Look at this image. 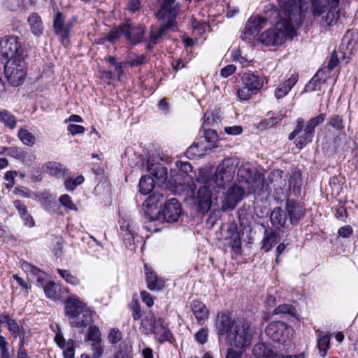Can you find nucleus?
Segmentation results:
<instances>
[{
  "label": "nucleus",
  "instance_id": "a211bd4d",
  "mask_svg": "<svg viewBox=\"0 0 358 358\" xmlns=\"http://www.w3.org/2000/svg\"><path fill=\"white\" fill-rule=\"evenodd\" d=\"M174 27L171 21L170 22L164 23L160 27L152 26L150 31L148 48L152 49L153 46L159 43V40L166 35V31L169 29H172Z\"/></svg>",
  "mask_w": 358,
  "mask_h": 358
},
{
  "label": "nucleus",
  "instance_id": "58836bf2",
  "mask_svg": "<svg viewBox=\"0 0 358 358\" xmlns=\"http://www.w3.org/2000/svg\"><path fill=\"white\" fill-rule=\"evenodd\" d=\"M191 24L194 31L199 35H202L210 29V26L207 23L199 22L194 17L191 20Z\"/></svg>",
  "mask_w": 358,
  "mask_h": 358
},
{
  "label": "nucleus",
  "instance_id": "a19ab883",
  "mask_svg": "<svg viewBox=\"0 0 358 358\" xmlns=\"http://www.w3.org/2000/svg\"><path fill=\"white\" fill-rule=\"evenodd\" d=\"M145 216L147 217L148 221L144 225V228L148 231L157 232V231H159L160 229L158 227V224H161V223L164 222L162 219H157V220L152 219L150 217V216H149L148 215H145Z\"/></svg>",
  "mask_w": 358,
  "mask_h": 358
},
{
  "label": "nucleus",
  "instance_id": "6e6552de",
  "mask_svg": "<svg viewBox=\"0 0 358 358\" xmlns=\"http://www.w3.org/2000/svg\"><path fill=\"white\" fill-rule=\"evenodd\" d=\"M293 332L291 327L280 321L268 324L265 329V333L269 338L282 345L290 342Z\"/></svg>",
  "mask_w": 358,
  "mask_h": 358
},
{
  "label": "nucleus",
  "instance_id": "0eeeda50",
  "mask_svg": "<svg viewBox=\"0 0 358 358\" xmlns=\"http://www.w3.org/2000/svg\"><path fill=\"white\" fill-rule=\"evenodd\" d=\"M24 69V57L6 62L4 73L11 85L17 87L22 83L26 76Z\"/></svg>",
  "mask_w": 358,
  "mask_h": 358
},
{
  "label": "nucleus",
  "instance_id": "7ed1b4c3",
  "mask_svg": "<svg viewBox=\"0 0 358 358\" xmlns=\"http://www.w3.org/2000/svg\"><path fill=\"white\" fill-rule=\"evenodd\" d=\"M163 201L162 194H152L143 204L144 214L148 215L152 219H162L163 221L173 222L178 221L181 214L180 203L176 199H171L164 206L163 211L161 212L158 203Z\"/></svg>",
  "mask_w": 358,
  "mask_h": 358
},
{
  "label": "nucleus",
  "instance_id": "09e8293b",
  "mask_svg": "<svg viewBox=\"0 0 358 358\" xmlns=\"http://www.w3.org/2000/svg\"><path fill=\"white\" fill-rule=\"evenodd\" d=\"M108 338L111 344H117L122 338V332L117 328H113L108 333Z\"/></svg>",
  "mask_w": 358,
  "mask_h": 358
},
{
  "label": "nucleus",
  "instance_id": "7c9ffc66",
  "mask_svg": "<svg viewBox=\"0 0 358 358\" xmlns=\"http://www.w3.org/2000/svg\"><path fill=\"white\" fill-rule=\"evenodd\" d=\"M0 323L6 324L9 331L14 337L19 335V326L15 320L10 318L9 315L1 314L0 315Z\"/></svg>",
  "mask_w": 358,
  "mask_h": 358
},
{
  "label": "nucleus",
  "instance_id": "f3484780",
  "mask_svg": "<svg viewBox=\"0 0 358 358\" xmlns=\"http://www.w3.org/2000/svg\"><path fill=\"white\" fill-rule=\"evenodd\" d=\"M85 341L92 342V350L93 351L92 357L99 358L103 352L101 348V333L99 329L95 326H90L88 329Z\"/></svg>",
  "mask_w": 358,
  "mask_h": 358
},
{
  "label": "nucleus",
  "instance_id": "8fccbe9b",
  "mask_svg": "<svg viewBox=\"0 0 358 358\" xmlns=\"http://www.w3.org/2000/svg\"><path fill=\"white\" fill-rule=\"evenodd\" d=\"M283 118L282 115H279L276 117H271L266 120H264L260 123V127L264 129L272 127L280 122Z\"/></svg>",
  "mask_w": 358,
  "mask_h": 358
},
{
  "label": "nucleus",
  "instance_id": "6ab92c4d",
  "mask_svg": "<svg viewBox=\"0 0 358 358\" xmlns=\"http://www.w3.org/2000/svg\"><path fill=\"white\" fill-rule=\"evenodd\" d=\"M152 334H155V338L160 343L171 341L172 338V334L164 320L162 317L157 319Z\"/></svg>",
  "mask_w": 358,
  "mask_h": 358
},
{
  "label": "nucleus",
  "instance_id": "2eb2a0df",
  "mask_svg": "<svg viewBox=\"0 0 358 358\" xmlns=\"http://www.w3.org/2000/svg\"><path fill=\"white\" fill-rule=\"evenodd\" d=\"M124 36L129 43L137 44L141 42L144 34L145 27L142 25L135 26L130 21H127L123 24Z\"/></svg>",
  "mask_w": 358,
  "mask_h": 358
},
{
  "label": "nucleus",
  "instance_id": "6e6d98bb",
  "mask_svg": "<svg viewBox=\"0 0 358 358\" xmlns=\"http://www.w3.org/2000/svg\"><path fill=\"white\" fill-rule=\"evenodd\" d=\"M204 137L207 142L215 143L217 141L218 136L214 129H204Z\"/></svg>",
  "mask_w": 358,
  "mask_h": 358
},
{
  "label": "nucleus",
  "instance_id": "c756f323",
  "mask_svg": "<svg viewBox=\"0 0 358 358\" xmlns=\"http://www.w3.org/2000/svg\"><path fill=\"white\" fill-rule=\"evenodd\" d=\"M0 122L9 129L13 130L17 125V119L10 111L3 109L0 110Z\"/></svg>",
  "mask_w": 358,
  "mask_h": 358
},
{
  "label": "nucleus",
  "instance_id": "39448f33",
  "mask_svg": "<svg viewBox=\"0 0 358 358\" xmlns=\"http://www.w3.org/2000/svg\"><path fill=\"white\" fill-rule=\"evenodd\" d=\"M66 313L73 327H86L92 322V311L78 297L71 296L68 299Z\"/></svg>",
  "mask_w": 358,
  "mask_h": 358
},
{
  "label": "nucleus",
  "instance_id": "f03ea898",
  "mask_svg": "<svg viewBox=\"0 0 358 358\" xmlns=\"http://www.w3.org/2000/svg\"><path fill=\"white\" fill-rule=\"evenodd\" d=\"M217 335L225 336L231 347L242 349L251 344L254 331L244 320H233L227 313H218L215 322Z\"/></svg>",
  "mask_w": 358,
  "mask_h": 358
},
{
  "label": "nucleus",
  "instance_id": "ea45409f",
  "mask_svg": "<svg viewBox=\"0 0 358 358\" xmlns=\"http://www.w3.org/2000/svg\"><path fill=\"white\" fill-rule=\"evenodd\" d=\"M257 93L252 89L243 85V87L238 90L237 95L241 101H245L250 100Z\"/></svg>",
  "mask_w": 358,
  "mask_h": 358
},
{
  "label": "nucleus",
  "instance_id": "423d86ee",
  "mask_svg": "<svg viewBox=\"0 0 358 358\" xmlns=\"http://www.w3.org/2000/svg\"><path fill=\"white\" fill-rule=\"evenodd\" d=\"M334 0H311L313 15L315 20L320 17L322 26L331 27L335 24L339 17L338 8L340 0L336 6Z\"/></svg>",
  "mask_w": 358,
  "mask_h": 358
},
{
  "label": "nucleus",
  "instance_id": "e433bc0d",
  "mask_svg": "<svg viewBox=\"0 0 358 358\" xmlns=\"http://www.w3.org/2000/svg\"><path fill=\"white\" fill-rule=\"evenodd\" d=\"M330 336L327 334L320 335L317 338V348L320 355L324 357L329 348Z\"/></svg>",
  "mask_w": 358,
  "mask_h": 358
},
{
  "label": "nucleus",
  "instance_id": "bb28decb",
  "mask_svg": "<svg viewBox=\"0 0 358 358\" xmlns=\"http://www.w3.org/2000/svg\"><path fill=\"white\" fill-rule=\"evenodd\" d=\"M43 171L51 176L59 178L64 176L66 169H64L61 164L56 162H48L43 164Z\"/></svg>",
  "mask_w": 358,
  "mask_h": 358
},
{
  "label": "nucleus",
  "instance_id": "473e14b6",
  "mask_svg": "<svg viewBox=\"0 0 358 358\" xmlns=\"http://www.w3.org/2000/svg\"><path fill=\"white\" fill-rule=\"evenodd\" d=\"M154 178L150 176H142L139 181V191L142 194H149L154 187Z\"/></svg>",
  "mask_w": 358,
  "mask_h": 358
},
{
  "label": "nucleus",
  "instance_id": "c03bdc74",
  "mask_svg": "<svg viewBox=\"0 0 358 358\" xmlns=\"http://www.w3.org/2000/svg\"><path fill=\"white\" fill-rule=\"evenodd\" d=\"M304 127V120L301 117H299L296 120V125L295 129L289 134V140H296L299 135L303 133V128Z\"/></svg>",
  "mask_w": 358,
  "mask_h": 358
},
{
  "label": "nucleus",
  "instance_id": "f8f14e48",
  "mask_svg": "<svg viewBox=\"0 0 358 358\" xmlns=\"http://www.w3.org/2000/svg\"><path fill=\"white\" fill-rule=\"evenodd\" d=\"M160 9L155 15L159 20L171 21L173 26H176V18L180 13V4L176 0H159Z\"/></svg>",
  "mask_w": 358,
  "mask_h": 358
},
{
  "label": "nucleus",
  "instance_id": "72a5a7b5",
  "mask_svg": "<svg viewBox=\"0 0 358 358\" xmlns=\"http://www.w3.org/2000/svg\"><path fill=\"white\" fill-rule=\"evenodd\" d=\"M17 137L24 145L29 147L33 146L36 142L35 136L25 129H20L18 130Z\"/></svg>",
  "mask_w": 358,
  "mask_h": 358
},
{
  "label": "nucleus",
  "instance_id": "13d9d810",
  "mask_svg": "<svg viewBox=\"0 0 358 358\" xmlns=\"http://www.w3.org/2000/svg\"><path fill=\"white\" fill-rule=\"evenodd\" d=\"M23 269H24L27 272H30L33 275L38 276V281H41L42 280L40 275L41 271L35 266H33L28 263H25L23 265Z\"/></svg>",
  "mask_w": 358,
  "mask_h": 358
},
{
  "label": "nucleus",
  "instance_id": "603ef678",
  "mask_svg": "<svg viewBox=\"0 0 358 358\" xmlns=\"http://www.w3.org/2000/svg\"><path fill=\"white\" fill-rule=\"evenodd\" d=\"M195 340L199 344H204L208 341V331L206 328H202L194 335Z\"/></svg>",
  "mask_w": 358,
  "mask_h": 358
},
{
  "label": "nucleus",
  "instance_id": "4be33fe9",
  "mask_svg": "<svg viewBox=\"0 0 358 358\" xmlns=\"http://www.w3.org/2000/svg\"><path fill=\"white\" fill-rule=\"evenodd\" d=\"M243 85L258 92L263 87V79L252 73H245L241 77Z\"/></svg>",
  "mask_w": 358,
  "mask_h": 358
},
{
  "label": "nucleus",
  "instance_id": "4468645a",
  "mask_svg": "<svg viewBox=\"0 0 358 358\" xmlns=\"http://www.w3.org/2000/svg\"><path fill=\"white\" fill-rule=\"evenodd\" d=\"M267 19L259 16H251L245 23L242 38L246 42H252L267 24Z\"/></svg>",
  "mask_w": 358,
  "mask_h": 358
},
{
  "label": "nucleus",
  "instance_id": "69168bd1",
  "mask_svg": "<svg viewBox=\"0 0 358 358\" xmlns=\"http://www.w3.org/2000/svg\"><path fill=\"white\" fill-rule=\"evenodd\" d=\"M224 131L229 135H238L243 131V128L241 126L234 125L232 127H226Z\"/></svg>",
  "mask_w": 358,
  "mask_h": 358
},
{
  "label": "nucleus",
  "instance_id": "49530a36",
  "mask_svg": "<svg viewBox=\"0 0 358 358\" xmlns=\"http://www.w3.org/2000/svg\"><path fill=\"white\" fill-rule=\"evenodd\" d=\"M44 292L48 298L56 299L57 297V285L53 282H50L44 287Z\"/></svg>",
  "mask_w": 358,
  "mask_h": 358
},
{
  "label": "nucleus",
  "instance_id": "de8ad7c7",
  "mask_svg": "<svg viewBox=\"0 0 358 358\" xmlns=\"http://www.w3.org/2000/svg\"><path fill=\"white\" fill-rule=\"evenodd\" d=\"M124 35L123 24L118 28L111 29L106 38L110 43H115L122 35Z\"/></svg>",
  "mask_w": 358,
  "mask_h": 358
},
{
  "label": "nucleus",
  "instance_id": "412c9836",
  "mask_svg": "<svg viewBox=\"0 0 358 358\" xmlns=\"http://www.w3.org/2000/svg\"><path fill=\"white\" fill-rule=\"evenodd\" d=\"M191 310L199 324H203L209 317V310L201 301L195 300L191 303Z\"/></svg>",
  "mask_w": 358,
  "mask_h": 358
},
{
  "label": "nucleus",
  "instance_id": "20e7f679",
  "mask_svg": "<svg viewBox=\"0 0 358 358\" xmlns=\"http://www.w3.org/2000/svg\"><path fill=\"white\" fill-rule=\"evenodd\" d=\"M299 27L282 20L276 23L275 27L262 32L259 36V41L266 45H282L287 37L292 38Z\"/></svg>",
  "mask_w": 358,
  "mask_h": 358
},
{
  "label": "nucleus",
  "instance_id": "5701e85b",
  "mask_svg": "<svg viewBox=\"0 0 358 358\" xmlns=\"http://www.w3.org/2000/svg\"><path fill=\"white\" fill-rule=\"evenodd\" d=\"M150 176L154 178V181L162 184L165 182L167 178V170L160 164H150L148 166Z\"/></svg>",
  "mask_w": 358,
  "mask_h": 358
},
{
  "label": "nucleus",
  "instance_id": "2f4dec72",
  "mask_svg": "<svg viewBox=\"0 0 358 358\" xmlns=\"http://www.w3.org/2000/svg\"><path fill=\"white\" fill-rule=\"evenodd\" d=\"M156 320L154 315L152 313H149L142 320L141 324V329L142 331L145 334H149L152 333Z\"/></svg>",
  "mask_w": 358,
  "mask_h": 358
},
{
  "label": "nucleus",
  "instance_id": "aec40b11",
  "mask_svg": "<svg viewBox=\"0 0 358 358\" xmlns=\"http://www.w3.org/2000/svg\"><path fill=\"white\" fill-rule=\"evenodd\" d=\"M53 27L57 35L62 38H66L71 26L69 23L65 22V15L62 12L58 11L54 17Z\"/></svg>",
  "mask_w": 358,
  "mask_h": 358
},
{
  "label": "nucleus",
  "instance_id": "680f3d73",
  "mask_svg": "<svg viewBox=\"0 0 358 358\" xmlns=\"http://www.w3.org/2000/svg\"><path fill=\"white\" fill-rule=\"evenodd\" d=\"M13 205L17 210L20 217H22V215H25V214L29 213L26 205L22 201L20 200H15L13 202Z\"/></svg>",
  "mask_w": 358,
  "mask_h": 358
},
{
  "label": "nucleus",
  "instance_id": "c85d7f7f",
  "mask_svg": "<svg viewBox=\"0 0 358 358\" xmlns=\"http://www.w3.org/2000/svg\"><path fill=\"white\" fill-rule=\"evenodd\" d=\"M249 193L260 194L264 187V178L259 173H255L250 180V183H246Z\"/></svg>",
  "mask_w": 358,
  "mask_h": 358
},
{
  "label": "nucleus",
  "instance_id": "3c124183",
  "mask_svg": "<svg viewBox=\"0 0 358 358\" xmlns=\"http://www.w3.org/2000/svg\"><path fill=\"white\" fill-rule=\"evenodd\" d=\"M59 201L64 207L69 210H77V207L73 204L71 197L68 194H62L59 197Z\"/></svg>",
  "mask_w": 358,
  "mask_h": 358
},
{
  "label": "nucleus",
  "instance_id": "37998d69",
  "mask_svg": "<svg viewBox=\"0 0 358 358\" xmlns=\"http://www.w3.org/2000/svg\"><path fill=\"white\" fill-rule=\"evenodd\" d=\"M329 124L337 131H341L344 129L343 117L338 115H333L330 116L329 119Z\"/></svg>",
  "mask_w": 358,
  "mask_h": 358
},
{
  "label": "nucleus",
  "instance_id": "f704fd0d",
  "mask_svg": "<svg viewBox=\"0 0 358 358\" xmlns=\"http://www.w3.org/2000/svg\"><path fill=\"white\" fill-rule=\"evenodd\" d=\"M255 358H268L272 355V351L267 348L265 343H259L253 347Z\"/></svg>",
  "mask_w": 358,
  "mask_h": 358
},
{
  "label": "nucleus",
  "instance_id": "bf43d9fd",
  "mask_svg": "<svg viewBox=\"0 0 358 358\" xmlns=\"http://www.w3.org/2000/svg\"><path fill=\"white\" fill-rule=\"evenodd\" d=\"M288 90L282 85V83H280L275 90L274 95L275 98L278 99H281L284 96H285L288 92Z\"/></svg>",
  "mask_w": 358,
  "mask_h": 358
},
{
  "label": "nucleus",
  "instance_id": "a18cd8bd",
  "mask_svg": "<svg viewBox=\"0 0 358 358\" xmlns=\"http://www.w3.org/2000/svg\"><path fill=\"white\" fill-rule=\"evenodd\" d=\"M218 124L217 114L215 115L214 112L206 113L203 116V128L208 126H214Z\"/></svg>",
  "mask_w": 358,
  "mask_h": 358
},
{
  "label": "nucleus",
  "instance_id": "864d4df0",
  "mask_svg": "<svg viewBox=\"0 0 358 358\" xmlns=\"http://www.w3.org/2000/svg\"><path fill=\"white\" fill-rule=\"evenodd\" d=\"M299 75L298 73H294L291 75V76L287 79L282 85L290 91L291 89L295 85V84L298 82Z\"/></svg>",
  "mask_w": 358,
  "mask_h": 358
},
{
  "label": "nucleus",
  "instance_id": "ddd939ff",
  "mask_svg": "<svg viewBox=\"0 0 358 358\" xmlns=\"http://www.w3.org/2000/svg\"><path fill=\"white\" fill-rule=\"evenodd\" d=\"M244 196L245 189L243 187L237 184L232 185L223 193L221 209L223 211L234 209L243 199Z\"/></svg>",
  "mask_w": 358,
  "mask_h": 358
},
{
  "label": "nucleus",
  "instance_id": "cd10ccee",
  "mask_svg": "<svg viewBox=\"0 0 358 358\" xmlns=\"http://www.w3.org/2000/svg\"><path fill=\"white\" fill-rule=\"evenodd\" d=\"M255 170L249 164H244L238 168L237 178L239 182L250 183L251 178L255 174Z\"/></svg>",
  "mask_w": 358,
  "mask_h": 358
},
{
  "label": "nucleus",
  "instance_id": "b1692460",
  "mask_svg": "<svg viewBox=\"0 0 358 358\" xmlns=\"http://www.w3.org/2000/svg\"><path fill=\"white\" fill-rule=\"evenodd\" d=\"M146 283L148 288L150 290L159 291L164 286V282L162 279L158 278L157 275L150 270L147 265H145Z\"/></svg>",
  "mask_w": 358,
  "mask_h": 358
},
{
  "label": "nucleus",
  "instance_id": "f257e3e1",
  "mask_svg": "<svg viewBox=\"0 0 358 358\" xmlns=\"http://www.w3.org/2000/svg\"><path fill=\"white\" fill-rule=\"evenodd\" d=\"M238 164L236 158H226L215 173L205 180L204 185L197 192V202L201 213L210 210L213 199L217 200L220 192L233 180Z\"/></svg>",
  "mask_w": 358,
  "mask_h": 358
},
{
  "label": "nucleus",
  "instance_id": "052dcab7",
  "mask_svg": "<svg viewBox=\"0 0 358 358\" xmlns=\"http://www.w3.org/2000/svg\"><path fill=\"white\" fill-rule=\"evenodd\" d=\"M85 131V129L80 125L70 124L68 126V131L72 135L81 134H83Z\"/></svg>",
  "mask_w": 358,
  "mask_h": 358
},
{
  "label": "nucleus",
  "instance_id": "79ce46f5",
  "mask_svg": "<svg viewBox=\"0 0 358 358\" xmlns=\"http://www.w3.org/2000/svg\"><path fill=\"white\" fill-rule=\"evenodd\" d=\"M84 182V177L82 175L76 178H69L65 180L64 185L67 191H73L78 185Z\"/></svg>",
  "mask_w": 358,
  "mask_h": 358
},
{
  "label": "nucleus",
  "instance_id": "4d7b16f0",
  "mask_svg": "<svg viewBox=\"0 0 358 358\" xmlns=\"http://www.w3.org/2000/svg\"><path fill=\"white\" fill-rule=\"evenodd\" d=\"M148 62V58L145 55H141L136 56L134 59L129 62L131 66H138L145 64Z\"/></svg>",
  "mask_w": 358,
  "mask_h": 358
},
{
  "label": "nucleus",
  "instance_id": "dca6fc26",
  "mask_svg": "<svg viewBox=\"0 0 358 358\" xmlns=\"http://www.w3.org/2000/svg\"><path fill=\"white\" fill-rule=\"evenodd\" d=\"M285 209L289 215V222L292 225H296L304 217L306 213L305 208L303 206L290 199L286 201Z\"/></svg>",
  "mask_w": 358,
  "mask_h": 358
},
{
  "label": "nucleus",
  "instance_id": "338daca9",
  "mask_svg": "<svg viewBox=\"0 0 358 358\" xmlns=\"http://www.w3.org/2000/svg\"><path fill=\"white\" fill-rule=\"evenodd\" d=\"M352 228L349 225L341 227L338 231V235L343 238H348L352 234Z\"/></svg>",
  "mask_w": 358,
  "mask_h": 358
},
{
  "label": "nucleus",
  "instance_id": "4c0bfd02",
  "mask_svg": "<svg viewBox=\"0 0 358 358\" xmlns=\"http://www.w3.org/2000/svg\"><path fill=\"white\" fill-rule=\"evenodd\" d=\"M59 275L69 284L72 285H78L80 283L79 279L69 270L57 269Z\"/></svg>",
  "mask_w": 358,
  "mask_h": 358
},
{
  "label": "nucleus",
  "instance_id": "0e129e2a",
  "mask_svg": "<svg viewBox=\"0 0 358 358\" xmlns=\"http://www.w3.org/2000/svg\"><path fill=\"white\" fill-rule=\"evenodd\" d=\"M140 6V0H129L127 3V9L131 13H134L136 11L138 10Z\"/></svg>",
  "mask_w": 358,
  "mask_h": 358
},
{
  "label": "nucleus",
  "instance_id": "5fc2aeb1",
  "mask_svg": "<svg viewBox=\"0 0 358 358\" xmlns=\"http://www.w3.org/2000/svg\"><path fill=\"white\" fill-rule=\"evenodd\" d=\"M7 155L11 157L20 159L23 157L24 153L20 148L9 147L8 148Z\"/></svg>",
  "mask_w": 358,
  "mask_h": 358
},
{
  "label": "nucleus",
  "instance_id": "774afa93",
  "mask_svg": "<svg viewBox=\"0 0 358 358\" xmlns=\"http://www.w3.org/2000/svg\"><path fill=\"white\" fill-rule=\"evenodd\" d=\"M236 66L233 64H229L224 68H222L220 71V75L224 78H227L234 73L236 71Z\"/></svg>",
  "mask_w": 358,
  "mask_h": 358
},
{
  "label": "nucleus",
  "instance_id": "9d476101",
  "mask_svg": "<svg viewBox=\"0 0 358 358\" xmlns=\"http://www.w3.org/2000/svg\"><path fill=\"white\" fill-rule=\"evenodd\" d=\"M24 57L19 39L15 36L0 38V60L17 59Z\"/></svg>",
  "mask_w": 358,
  "mask_h": 358
},
{
  "label": "nucleus",
  "instance_id": "e2e57ef3",
  "mask_svg": "<svg viewBox=\"0 0 358 358\" xmlns=\"http://www.w3.org/2000/svg\"><path fill=\"white\" fill-rule=\"evenodd\" d=\"M320 84L319 79L316 78L315 76L313 77L308 84L305 86L306 92H314L317 90V87Z\"/></svg>",
  "mask_w": 358,
  "mask_h": 358
},
{
  "label": "nucleus",
  "instance_id": "1a4fd4ad",
  "mask_svg": "<svg viewBox=\"0 0 358 358\" xmlns=\"http://www.w3.org/2000/svg\"><path fill=\"white\" fill-rule=\"evenodd\" d=\"M279 6L283 10L289 23H292L299 27L302 18L304 17L303 5V0H278Z\"/></svg>",
  "mask_w": 358,
  "mask_h": 358
},
{
  "label": "nucleus",
  "instance_id": "9b49d317",
  "mask_svg": "<svg viewBox=\"0 0 358 358\" xmlns=\"http://www.w3.org/2000/svg\"><path fill=\"white\" fill-rule=\"evenodd\" d=\"M326 115L320 113L318 115L310 118L307 122L301 135H299L295 140L296 146L302 149L308 143L313 141L315 128L324 122Z\"/></svg>",
  "mask_w": 358,
  "mask_h": 358
},
{
  "label": "nucleus",
  "instance_id": "393cba45",
  "mask_svg": "<svg viewBox=\"0 0 358 358\" xmlns=\"http://www.w3.org/2000/svg\"><path fill=\"white\" fill-rule=\"evenodd\" d=\"M270 220L274 227L280 229L285 227L287 217L280 207H275L271 213Z\"/></svg>",
  "mask_w": 358,
  "mask_h": 358
},
{
  "label": "nucleus",
  "instance_id": "a878e982",
  "mask_svg": "<svg viewBox=\"0 0 358 358\" xmlns=\"http://www.w3.org/2000/svg\"><path fill=\"white\" fill-rule=\"evenodd\" d=\"M28 24L31 33L38 37L43 34V23L41 17L36 13H32L28 17Z\"/></svg>",
  "mask_w": 358,
  "mask_h": 358
},
{
  "label": "nucleus",
  "instance_id": "c9c22d12",
  "mask_svg": "<svg viewBox=\"0 0 358 358\" xmlns=\"http://www.w3.org/2000/svg\"><path fill=\"white\" fill-rule=\"evenodd\" d=\"M278 234L276 231H271L266 233L262 240V249L265 252H268L273 247V245L276 243Z\"/></svg>",
  "mask_w": 358,
  "mask_h": 358
}]
</instances>
